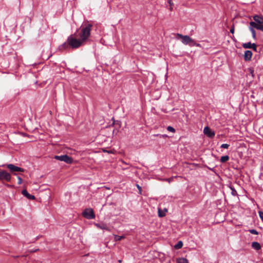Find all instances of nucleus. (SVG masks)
Returning a JSON list of instances; mask_svg holds the SVG:
<instances>
[{"label": "nucleus", "instance_id": "nucleus-1", "mask_svg": "<svg viewBox=\"0 0 263 263\" xmlns=\"http://www.w3.org/2000/svg\"><path fill=\"white\" fill-rule=\"evenodd\" d=\"M92 27V25L91 24H88L81 28L79 36L83 42L87 41L90 36Z\"/></svg>", "mask_w": 263, "mask_h": 263}, {"label": "nucleus", "instance_id": "nucleus-2", "mask_svg": "<svg viewBox=\"0 0 263 263\" xmlns=\"http://www.w3.org/2000/svg\"><path fill=\"white\" fill-rule=\"evenodd\" d=\"M67 41L69 46L73 49L78 48L82 46L84 43L80 39H76V34L69 36L67 37Z\"/></svg>", "mask_w": 263, "mask_h": 263}, {"label": "nucleus", "instance_id": "nucleus-3", "mask_svg": "<svg viewBox=\"0 0 263 263\" xmlns=\"http://www.w3.org/2000/svg\"><path fill=\"white\" fill-rule=\"evenodd\" d=\"M176 35L181 39V42L184 45H189L190 46H201L200 44L196 43L194 40L188 35H183L180 33H177Z\"/></svg>", "mask_w": 263, "mask_h": 263}, {"label": "nucleus", "instance_id": "nucleus-4", "mask_svg": "<svg viewBox=\"0 0 263 263\" xmlns=\"http://www.w3.org/2000/svg\"><path fill=\"white\" fill-rule=\"evenodd\" d=\"M11 174L5 170L0 171V181L10 182L11 180Z\"/></svg>", "mask_w": 263, "mask_h": 263}, {"label": "nucleus", "instance_id": "nucleus-5", "mask_svg": "<svg viewBox=\"0 0 263 263\" xmlns=\"http://www.w3.org/2000/svg\"><path fill=\"white\" fill-rule=\"evenodd\" d=\"M84 217L87 219H93L95 218V214L91 208L86 209L82 213Z\"/></svg>", "mask_w": 263, "mask_h": 263}, {"label": "nucleus", "instance_id": "nucleus-6", "mask_svg": "<svg viewBox=\"0 0 263 263\" xmlns=\"http://www.w3.org/2000/svg\"><path fill=\"white\" fill-rule=\"evenodd\" d=\"M54 158L56 160H60L61 161H64L67 164H71L73 162V159L67 155L55 156Z\"/></svg>", "mask_w": 263, "mask_h": 263}, {"label": "nucleus", "instance_id": "nucleus-7", "mask_svg": "<svg viewBox=\"0 0 263 263\" xmlns=\"http://www.w3.org/2000/svg\"><path fill=\"white\" fill-rule=\"evenodd\" d=\"M6 166L14 175H16V172H24V168L15 166L13 164H6Z\"/></svg>", "mask_w": 263, "mask_h": 263}, {"label": "nucleus", "instance_id": "nucleus-8", "mask_svg": "<svg viewBox=\"0 0 263 263\" xmlns=\"http://www.w3.org/2000/svg\"><path fill=\"white\" fill-rule=\"evenodd\" d=\"M204 134L209 138H213L215 136V132L213 131L209 127L206 126L203 129Z\"/></svg>", "mask_w": 263, "mask_h": 263}, {"label": "nucleus", "instance_id": "nucleus-9", "mask_svg": "<svg viewBox=\"0 0 263 263\" xmlns=\"http://www.w3.org/2000/svg\"><path fill=\"white\" fill-rule=\"evenodd\" d=\"M242 47L245 49L251 48L255 51H257V46L255 43L252 44L251 42L243 43L242 44Z\"/></svg>", "mask_w": 263, "mask_h": 263}, {"label": "nucleus", "instance_id": "nucleus-10", "mask_svg": "<svg viewBox=\"0 0 263 263\" xmlns=\"http://www.w3.org/2000/svg\"><path fill=\"white\" fill-rule=\"evenodd\" d=\"M95 225L100 229L110 231V228L104 223H95Z\"/></svg>", "mask_w": 263, "mask_h": 263}, {"label": "nucleus", "instance_id": "nucleus-11", "mask_svg": "<svg viewBox=\"0 0 263 263\" xmlns=\"http://www.w3.org/2000/svg\"><path fill=\"white\" fill-rule=\"evenodd\" d=\"M252 56V52L250 50H246L245 52L244 59L246 61H249L251 60Z\"/></svg>", "mask_w": 263, "mask_h": 263}, {"label": "nucleus", "instance_id": "nucleus-12", "mask_svg": "<svg viewBox=\"0 0 263 263\" xmlns=\"http://www.w3.org/2000/svg\"><path fill=\"white\" fill-rule=\"evenodd\" d=\"M253 20L256 24H263V16L255 15L253 16Z\"/></svg>", "mask_w": 263, "mask_h": 263}, {"label": "nucleus", "instance_id": "nucleus-13", "mask_svg": "<svg viewBox=\"0 0 263 263\" xmlns=\"http://www.w3.org/2000/svg\"><path fill=\"white\" fill-rule=\"evenodd\" d=\"M22 194L25 196L26 197V198H27L28 199H30V200H34L35 199V197L34 195H31L29 193H28V192H27V191L26 190H23L22 191Z\"/></svg>", "mask_w": 263, "mask_h": 263}, {"label": "nucleus", "instance_id": "nucleus-14", "mask_svg": "<svg viewBox=\"0 0 263 263\" xmlns=\"http://www.w3.org/2000/svg\"><path fill=\"white\" fill-rule=\"evenodd\" d=\"M250 25H251V26H252V27H254L255 29L263 31L262 24H256L255 22H251L250 23Z\"/></svg>", "mask_w": 263, "mask_h": 263}, {"label": "nucleus", "instance_id": "nucleus-15", "mask_svg": "<svg viewBox=\"0 0 263 263\" xmlns=\"http://www.w3.org/2000/svg\"><path fill=\"white\" fill-rule=\"evenodd\" d=\"M252 247L256 251H258L261 249V246L258 242H253L252 243Z\"/></svg>", "mask_w": 263, "mask_h": 263}, {"label": "nucleus", "instance_id": "nucleus-16", "mask_svg": "<svg viewBox=\"0 0 263 263\" xmlns=\"http://www.w3.org/2000/svg\"><path fill=\"white\" fill-rule=\"evenodd\" d=\"M228 186L231 189V194L233 196H236L238 195L237 192L236 190L235 189L233 186H232L231 184L228 185Z\"/></svg>", "mask_w": 263, "mask_h": 263}, {"label": "nucleus", "instance_id": "nucleus-17", "mask_svg": "<svg viewBox=\"0 0 263 263\" xmlns=\"http://www.w3.org/2000/svg\"><path fill=\"white\" fill-rule=\"evenodd\" d=\"M254 28H255L254 27H252V26H251V25H250L249 30H250V31L252 33L253 38L254 39H256V32L254 30Z\"/></svg>", "mask_w": 263, "mask_h": 263}, {"label": "nucleus", "instance_id": "nucleus-18", "mask_svg": "<svg viewBox=\"0 0 263 263\" xmlns=\"http://www.w3.org/2000/svg\"><path fill=\"white\" fill-rule=\"evenodd\" d=\"M177 263H189V261L185 258H177L176 260Z\"/></svg>", "mask_w": 263, "mask_h": 263}, {"label": "nucleus", "instance_id": "nucleus-19", "mask_svg": "<svg viewBox=\"0 0 263 263\" xmlns=\"http://www.w3.org/2000/svg\"><path fill=\"white\" fill-rule=\"evenodd\" d=\"M69 46L68 43L65 42L59 46V49L61 50L67 49Z\"/></svg>", "mask_w": 263, "mask_h": 263}, {"label": "nucleus", "instance_id": "nucleus-20", "mask_svg": "<svg viewBox=\"0 0 263 263\" xmlns=\"http://www.w3.org/2000/svg\"><path fill=\"white\" fill-rule=\"evenodd\" d=\"M229 156L228 155L222 156L220 158V162L221 163H224L229 160Z\"/></svg>", "mask_w": 263, "mask_h": 263}, {"label": "nucleus", "instance_id": "nucleus-21", "mask_svg": "<svg viewBox=\"0 0 263 263\" xmlns=\"http://www.w3.org/2000/svg\"><path fill=\"white\" fill-rule=\"evenodd\" d=\"M183 243L181 241H179L174 246L175 248L176 249H180L182 247Z\"/></svg>", "mask_w": 263, "mask_h": 263}, {"label": "nucleus", "instance_id": "nucleus-22", "mask_svg": "<svg viewBox=\"0 0 263 263\" xmlns=\"http://www.w3.org/2000/svg\"><path fill=\"white\" fill-rule=\"evenodd\" d=\"M165 215V213L164 212H162L160 209L158 210V216L160 217H164Z\"/></svg>", "mask_w": 263, "mask_h": 263}, {"label": "nucleus", "instance_id": "nucleus-23", "mask_svg": "<svg viewBox=\"0 0 263 263\" xmlns=\"http://www.w3.org/2000/svg\"><path fill=\"white\" fill-rule=\"evenodd\" d=\"M167 130L168 132H171L172 133H175V129H174V128L171 126H169L167 127Z\"/></svg>", "mask_w": 263, "mask_h": 263}, {"label": "nucleus", "instance_id": "nucleus-24", "mask_svg": "<svg viewBox=\"0 0 263 263\" xmlns=\"http://www.w3.org/2000/svg\"><path fill=\"white\" fill-rule=\"evenodd\" d=\"M249 232L252 234H254V235H257L258 234V232L255 230V229H251V230H249Z\"/></svg>", "mask_w": 263, "mask_h": 263}, {"label": "nucleus", "instance_id": "nucleus-25", "mask_svg": "<svg viewBox=\"0 0 263 263\" xmlns=\"http://www.w3.org/2000/svg\"><path fill=\"white\" fill-rule=\"evenodd\" d=\"M136 186L137 187V189H138L139 194H142V187L138 184H136Z\"/></svg>", "mask_w": 263, "mask_h": 263}, {"label": "nucleus", "instance_id": "nucleus-26", "mask_svg": "<svg viewBox=\"0 0 263 263\" xmlns=\"http://www.w3.org/2000/svg\"><path fill=\"white\" fill-rule=\"evenodd\" d=\"M229 146H230L229 144L224 143V144H221L220 147H221V148H228Z\"/></svg>", "mask_w": 263, "mask_h": 263}, {"label": "nucleus", "instance_id": "nucleus-27", "mask_svg": "<svg viewBox=\"0 0 263 263\" xmlns=\"http://www.w3.org/2000/svg\"><path fill=\"white\" fill-rule=\"evenodd\" d=\"M123 238H124V236H121L116 235V236H115L116 240H120Z\"/></svg>", "mask_w": 263, "mask_h": 263}, {"label": "nucleus", "instance_id": "nucleus-28", "mask_svg": "<svg viewBox=\"0 0 263 263\" xmlns=\"http://www.w3.org/2000/svg\"><path fill=\"white\" fill-rule=\"evenodd\" d=\"M234 31H235V26H234V25H233L230 29V32L231 33L233 34L234 33Z\"/></svg>", "mask_w": 263, "mask_h": 263}, {"label": "nucleus", "instance_id": "nucleus-29", "mask_svg": "<svg viewBox=\"0 0 263 263\" xmlns=\"http://www.w3.org/2000/svg\"><path fill=\"white\" fill-rule=\"evenodd\" d=\"M259 217L261 219V220L263 221V212L262 211H259L258 212Z\"/></svg>", "mask_w": 263, "mask_h": 263}, {"label": "nucleus", "instance_id": "nucleus-30", "mask_svg": "<svg viewBox=\"0 0 263 263\" xmlns=\"http://www.w3.org/2000/svg\"><path fill=\"white\" fill-rule=\"evenodd\" d=\"M17 179H18V184H21L22 183V182H23L22 178L20 177H19V176H17Z\"/></svg>", "mask_w": 263, "mask_h": 263}, {"label": "nucleus", "instance_id": "nucleus-31", "mask_svg": "<svg viewBox=\"0 0 263 263\" xmlns=\"http://www.w3.org/2000/svg\"><path fill=\"white\" fill-rule=\"evenodd\" d=\"M250 74H251L252 77H254V70L252 68H249V69Z\"/></svg>", "mask_w": 263, "mask_h": 263}, {"label": "nucleus", "instance_id": "nucleus-32", "mask_svg": "<svg viewBox=\"0 0 263 263\" xmlns=\"http://www.w3.org/2000/svg\"><path fill=\"white\" fill-rule=\"evenodd\" d=\"M119 262H121V260H119Z\"/></svg>", "mask_w": 263, "mask_h": 263}]
</instances>
